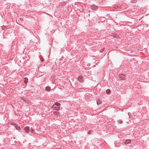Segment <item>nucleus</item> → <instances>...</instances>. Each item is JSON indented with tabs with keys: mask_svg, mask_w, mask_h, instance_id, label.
I'll return each instance as SVG.
<instances>
[{
	"mask_svg": "<svg viewBox=\"0 0 149 149\" xmlns=\"http://www.w3.org/2000/svg\"><path fill=\"white\" fill-rule=\"evenodd\" d=\"M60 106V104L58 103H56L54 105L52 106V107L54 109L57 111H58L60 110V107L59 106Z\"/></svg>",
	"mask_w": 149,
	"mask_h": 149,
	"instance_id": "f257e3e1",
	"label": "nucleus"
},
{
	"mask_svg": "<svg viewBox=\"0 0 149 149\" xmlns=\"http://www.w3.org/2000/svg\"><path fill=\"white\" fill-rule=\"evenodd\" d=\"M106 91V93H107L108 94L110 93V90H109V89H108Z\"/></svg>",
	"mask_w": 149,
	"mask_h": 149,
	"instance_id": "9d476101",
	"label": "nucleus"
},
{
	"mask_svg": "<svg viewBox=\"0 0 149 149\" xmlns=\"http://www.w3.org/2000/svg\"><path fill=\"white\" fill-rule=\"evenodd\" d=\"M120 76L122 80H124L125 79V76L124 74H121L120 75Z\"/></svg>",
	"mask_w": 149,
	"mask_h": 149,
	"instance_id": "7ed1b4c3",
	"label": "nucleus"
},
{
	"mask_svg": "<svg viewBox=\"0 0 149 149\" xmlns=\"http://www.w3.org/2000/svg\"><path fill=\"white\" fill-rule=\"evenodd\" d=\"M24 129L25 132L27 133L28 132L30 131L29 127L28 126L26 127Z\"/></svg>",
	"mask_w": 149,
	"mask_h": 149,
	"instance_id": "f03ea898",
	"label": "nucleus"
},
{
	"mask_svg": "<svg viewBox=\"0 0 149 149\" xmlns=\"http://www.w3.org/2000/svg\"><path fill=\"white\" fill-rule=\"evenodd\" d=\"M31 132H33L34 131V130H33V129H31Z\"/></svg>",
	"mask_w": 149,
	"mask_h": 149,
	"instance_id": "9b49d317",
	"label": "nucleus"
},
{
	"mask_svg": "<svg viewBox=\"0 0 149 149\" xmlns=\"http://www.w3.org/2000/svg\"><path fill=\"white\" fill-rule=\"evenodd\" d=\"M101 103V101L100 100H98L97 101V104H100Z\"/></svg>",
	"mask_w": 149,
	"mask_h": 149,
	"instance_id": "6e6552de",
	"label": "nucleus"
},
{
	"mask_svg": "<svg viewBox=\"0 0 149 149\" xmlns=\"http://www.w3.org/2000/svg\"><path fill=\"white\" fill-rule=\"evenodd\" d=\"M78 80L80 82H82L83 81L82 77V76H79L78 77Z\"/></svg>",
	"mask_w": 149,
	"mask_h": 149,
	"instance_id": "20e7f679",
	"label": "nucleus"
},
{
	"mask_svg": "<svg viewBox=\"0 0 149 149\" xmlns=\"http://www.w3.org/2000/svg\"><path fill=\"white\" fill-rule=\"evenodd\" d=\"M46 90L48 91H49L51 90V88L49 86H47L46 88Z\"/></svg>",
	"mask_w": 149,
	"mask_h": 149,
	"instance_id": "423d86ee",
	"label": "nucleus"
},
{
	"mask_svg": "<svg viewBox=\"0 0 149 149\" xmlns=\"http://www.w3.org/2000/svg\"><path fill=\"white\" fill-rule=\"evenodd\" d=\"M24 82L25 84H27L28 82V79L26 78H24Z\"/></svg>",
	"mask_w": 149,
	"mask_h": 149,
	"instance_id": "0eeeda50",
	"label": "nucleus"
},
{
	"mask_svg": "<svg viewBox=\"0 0 149 149\" xmlns=\"http://www.w3.org/2000/svg\"><path fill=\"white\" fill-rule=\"evenodd\" d=\"M130 143V140H126L125 141V144H128Z\"/></svg>",
	"mask_w": 149,
	"mask_h": 149,
	"instance_id": "39448f33",
	"label": "nucleus"
},
{
	"mask_svg": "<svg viewBox=\"0 0 149 149\" xmlns=\"http://www.w3.org/2000/svg\"><path fill=\"white\" fill-rule=\"evenodd\" d=\"M54 113L55 115H58L59 114V112L58 111H54Z\"/></svg>",
	"mask_w": 149,
	"mask_h": 149,
	"instance_id": "1a4fd4ad",
	"label": "nucleus"
},
{
	"mask_svg": "<svg viewBox=\"0 0 149 149\" xmlns=\"http://www.w3.org/2000/svg\"><path fill=\"white\" fill-rule=\"evenodd\" d=\"M19 127H17L16 128V129L17 130H19Z\"/></svg>",
	"mask_w": 149,
	"mask_h": 149,
	"instance_id": "f8f14e48",
	"label": "nucleus"
}]
</instances>
